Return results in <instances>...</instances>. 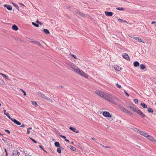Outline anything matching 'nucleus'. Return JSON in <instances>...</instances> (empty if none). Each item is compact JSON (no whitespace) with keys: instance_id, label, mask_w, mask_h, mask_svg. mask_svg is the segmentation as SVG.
Wrapping results in <instances>:
<instances>
[{"instance_id":"4d7b16f0","label":"nucleus","mask_w":156,"mask_h":156,"mask_svg":"<svg viewBox=\"0 0 156 156\" xmlns=\"http://www.w3.org/2000/svg\"><path fill=\"white\" fill-rule=\"evenodd\" d=\"M30 133V131L29 130L27 129V133L28 134H29Z\"/></svg>"},{"instance_id":"c756f323","label":"nucleus","mask_w":156,"mask_h":156,"mask_svg":"<svg viewBox=\"0 0 156 156\" xmlns=\"http://www.w3.org/2000/svg\"><path fill=\"white\" fill-rule=\"evenodd\" d=\"M12 5L17 9L18 10H19V8L18 6L14 3L12 2Z\"/></svg>"},{"instance_id":"4c0bfd02","label":"nucleus","mask_w":156,"mask_h":156,"mask_svg":"<svg viewBox=\"0 0 156 156\" xmlns=\"http://www.w3.org/2000/svg\"><path fill=\"white\" fill-rule=\"evenodd\" d=\"M135 131V132H137L138 133H139V131H141V130H139L138 129H137V128H134L133 129Z\"/></svg>"},{"instance_id":"412c9836","label":"nucleus","mask_w":156,"mask_h":156,"mask_svg":"<svg viewBox=\"0 0 156 156\" xmlns=\"http://www.w3.org/2000/svg\"><path fill=\"white\" fill-rule=\"evenodd\" d=\"M138 114L143 118H144L146 116L141 111L139 113H138Z\"/></svg>"},{"instance_id":"f257e3e1","label":"nucleus","mask_w":156,"mask_h":156,"mask_svg":"<svg viewBox=\"0 0 156 156\" xmlns=\"http://www.w3.org/2000/svg\"><path fill=\"white\" fill-rule=\"evenodd\" d=\"M105 99L115 105H117L115 100H118L115 96L112 94H108L105 97Z\"/></svg>"},{"instance_id":"13d9d810","label":"nucleus","mask_w":156,"mask_h":156,"mask_svg":"<svg viewBox=\"0 0 156 156\" xmlns=\"http://www.w3.org/2000/svg\"><path fill=\"white\" fill-rule=\"evenodd\" d=\"M32 129V127H29V128H27V130H29V129Z\"/></svg>"},{"instance_id":"ddd939ff","label":"nucleus","mask_w":156,"mask_h":156,"mask_svg":"<svg viewBox=\"0 0 156 156\" xmlns=\"http://www.w3.org/2000/svg\"><path fill=\"white\" fill-rule=\"evenodd\" d=\"M114 68L115 70L117 71H119L122 69L121 67L117 65L115 66Z\"/></svg>"},{"instance_id":"774afa93","label":"nucleus","mask_w":156,"mask_h":156,"mask_svg":"<svg viewBox=\"0 0 156 156\" xmlns=\"http://www.w3.org/2000/svg\"><path fill=\"white\" fill-rule=\"evenodd\" d=\"M5 153H7V151L5 149Z\"/></svg>"},{"instance_id":"5fc2aeb1","label":"nucleus","mask_w":156,"mask_h":156,"mask_svg":"<svg viewBox=\"0 0 156 156\" xmlns=\"http://www.w3.org/2000/svg\"><path fill=\"white\" fill-rule=\"evenodd\" d=\"M25 126V125L24 124H22L20 126L22 127H23Z\"/></svg>"},{"instance_id":"603ef678","label":"nucleus","mask_w":156,"mask_h":156,"mask_svg":"<svg viewBox=\"0 0 156 156\" xmlns=\"http://www.w3.org/2000/svg\"><path fill=\"white\" fill-rule=\"evenodd\" d=\"M100 145H101L103 147H104L105 148H109L110 147H108V146H103L101 144H100Z\"/></svg>"},{"instance_id":"423d86ee","label":"nucleus","mask_w":156,"mask_h":156,"mask_svg":"<svg viewBox=\"0 0 156 156\" xmlns=\"http://www.w3.org/2000/svg\"><path fill=\"white\" fill-rule=\"evenodd\" d=\"M139 133L141 135H143L145 137L147 138L148 136V135L146 132H144L143 131H139Z\"/></svg>"},{"instance_id":"58836bf2","label":"nucleus","mask_w":156,"mask_h":156,"mask_svg":"<svg viewBox=\"0 0 156 156\" xmlns=\"http://www.w3.org/2000/svg\"><path fill=\"white\" fill-rule=\"evenodd\" d=\"M2 76L5 78V80H8V78L7 76L5 74H4L3 75H2Z\"/></svg>"},{"instance_id":"72a5a7b5","label":"nucleus","mask_w":156,"mask_h":156,"mask_svg":"<svg viewBox=\"0 0 156 156\" xmlns=\"http://www.w3.org/2000/svg\"><path fill=\"white\" fill-rule=\"evenodd\" d=\"M32 24L34 26H35L36 27H39V25L38 24H37V23H36L34 22H33L32 23Z\"/></svg>"},{"instance_id":"338daca9","label":"nucleus","mask_w":156,"mask_h":156,"mask_svg":"<svg viewBox=\"0 0 156 156\" xmlns=\"http://www.w3.org/2000/svg\"><path fill=\"white\" fill-rule=\"evenodd\" d=\"M123 22L126 23V22H127V21L126 20H123Z\"/></svg>"},{"instance_id":"20e7f679","label":"nucleus","mask_w":156,"mask_h":156,"mask_svg":"<svg viewBox=\"0 0 156 156\" xmlns=\"http://www.w3.org/2000/svg\"><path fill=\"white\" fill-rule=\"evenodd\" d=\"M102 114L106 117H112V115L108 112L104 111L103 112Z\"/></svg>"},{"instance_id":"7ed1b4c3","label":"nucleus","mask_w":156,"mask_h":156,"mask_svg":"<svg viewBox=\"0 0 156 156\" xmlns=\"http://www.w3.org/2000/svg\"><path fill=\"white\" fill-rule=\"evenodd\" d=\"M95 93L100 96L105 98V97L106 96V95H105L104 93L101 91L96 90L95 91Z\"/></svg>"},{"instance_id":"49530a36","label":"nucleus","mask_w":156,"mask_h":156,"mask_svg":"<svg viewBox=\"0 0 156 156\" xmlns=\"http://www.w3.org/2000/svg\"><path fill=\"white\" fill-rule=\"evenodd\" d=\"M60 136L62 138H63L64 139H65L66 138V137L63 135H60Z\"/></svg>"},{"instance_id":"393cba45","label":"nucleus","mask_w":156,"mask_h":156,"mask_svg":"<svg viewBox=\"0 0 156 156\" xmlns=\"http://www.w3.org/2000/svg\"><path fill=\"white\" fill-rule=\"evenodd\" d=\"M147 111L148 112L151 113H153L154 112L153 110L150 107L147 108Z\"/></svg>"},{"instance_id":"052dcab7","label":"nucleus","mask_w":156,"mask_h":156,"mask_svg":"<svg viewBox=\"0 0 156 156\" xmlns=\"http://www.w3.org/2000/svg\"><path fill=\"white\" fill-rule=\"evenodd\" d=\"M58 87L60 88V87H62V88H63V87L62 86H59V87Z\"/></svg>"},{"instance_id":"0e129e2a","label":"nucleus","mask_w":156,"mask_h":156,"mask_svg":"<svg viewBox=\"0 0 156 156\" xmlns=\"http://www.w3.org/2000/svg\"><path fill=\"white\" fill-rule=\"evenodd\" d=\"M43 150L45 152L47 153V152L44 149Z\"/></svg>"},{"instance_id":"f704fd0d","label":"nucleus","mask_w":156,"mask_h":156,"mask_svg":"<svg viewBox=\"0 0 156 156\" xmlns=\"http://www.w3.org/2000/svg\"><path fill=\"white\" fill-rule=\"evenodd\" d=\"M73 69H74V70L76 71L77 73V72L78 71V70H80V69H79L77 67H74V68H73Z\"/></svg>"},{"instance_id":"3c124183","label":"nucleus","mask_w":156,"mask_h":156,"mask_svg":"<svg viewBox=\"0 0 156 156\" xmlns=\"http://www.w3.org/2000/svg\"><path fill=\"white\" fill-rule=\"evenodd\" d=\"M119 21H120L121 22H123V20L122 19H121L120 18H119L118 19V21L119 22Z\"/></svg>"},{"instance_id":"7c9ffc66","label":"nucleus","mask_w":156,"mask_h":156,"mask_svg":"<svg viewBox=\"0 0 156 156\" xmlns=\"http://www.w3.org/2000/svg\"><path fill=\"white\" fill-rule=\"evenodd\" d=\"M79 15H80L82 16H84V14L82 13H81V12H79L78 11H77L76 12Z\"/></svg>"},{"instance_id":"6e6d98bb","label":"nucleus","mask_w":156,"mask_h":156,"mask_svg":"<svg viewBox=\"0 0 156 156\" xmlns=\"http://www.w3.org/2000/svg\"><path fill=\"white\" fill-rule=\"evenodd\" d=\"M65 141H66V142H69V141L68 140L66 139H65Z\"/></svg>"},{"instance_id":"09e8293b","label":"nucleus","mask_w":156,"mask_h":156,"mask_svg":"<svg viewBox=\"0 0 156 156\" xmlns=\"http://www.w3.org/2000/svg\"><path fill=\"white\" fill-rule=\"evenodd\" d=\"M124 92L126 94V95L127 96L129 97V94L126 91H124Z\"/></svg>"},{"instance_id":"9b49d317","label":"nucleus","mask_w":156,"mask_h":156,"mask_svg":"<svg viewBox=\"0 0 156 156\" xmlns=\"http://www.w3.org/2000/svg\"><path fill=\"white\" fill-rule=\"evenodd\" d=\"M105 15L107 16H112L113 14V13L111 12L105 11Z\"/></svg>"},{"instance_id":"a211bd4d","label":"nucleus","mask_w":156,"mask_h":156,"mask_svg":"<svg viewBox=\"0 0 156 156\" xmlns=\"http://www.w3.org/2000/svg\"><path fill=\"white\" fill-rule=\"evenodd\" d=\"M81 73H81V75L86 78H88V76L84 72H83L82 71V72H81Z\"/></svg>"},{"instance_id":"1a4fd4ad","label":"nucleus","mask_w":156,"mask_h":156,"mask_svg":"<svg viewBox=\"0 0 156 156\" xmlns=\"http://www.w3.org/2000/svg\"><path fill=\"white\" fill-rule=\"evenodd\" d=\"M120 108L122 111H123L125 112L126 113L128 114H130V112L126 109L124 107H120Z\"/></svg>"},{"instance_id":"6ab92c4d","label":"nucleus","mask_w":156,"mask_h":156,"mask_svg":"<svg viewBox=\"0 0 156 156\" xmlns=\"http://www.w3.org/2000/svg\"><path fill=\"white\" fill-rule=\"evenodd\" d=\"M133 111L134 112L138 114V113H139L140 112V110L138 108H133Z\"/></svg>"},{"instance_id":"e433bc0d","label":"nucleus","mask_w":156,"mask_h":156,"mask_svg":"<svg viewBox=\"0 0 156 156\" xmlns=\"http://www.w3.org/2000/svg\"><path fill=\"white\" fill-rule=\"evenodd\" d=\"M133 101L135 103V104H138V100L137 99H134L133 100Z\"/></svg>"},{"instance_id":"6e6552de","label":"nucleus","mask_w":156,"mask_h":156,"mask_svg":"<svg viewBox=\"0 0 156 156\" xmlns=\"http://www.w3.org/2000/svg\"><path fill=\"white\" fill-rule=\"evenodd\" d=\"M122 57L128 61H130V58L128 55L126 53H124L122 55Z\"/></svg>"},{"instance_id":"79ce46f5","label":"nucleus","mask_w":156,"mask_h":156,"mask_svg":"<svg viewBox=\"0 0 156 156\" xmlns=\"http://www.w3.org/2000/svg\"><path fill=\"white\" fill-rule=\"evenodd\" d=\"M20 90L23 93L24 95L25 96H26V92L22 89H20Z\"/></svg>"},{"instance_id":"aec40b11","label":"nucleus","mask_w":156,"mask_h":156,"mask_svg":"<svg viewBox=\"0 0 156 156\" xmlns=\"http://www.w3.org/2000/svg\"><path fill=\"white\" fill-rule=\"evenodd\" d=\"M55 147H60V145L59 143L58 142H55L54 144Z\"/></svg>"},{"instance_id":"f8f14e48","label":"nucleus","mask_w":156,"mask_h":156,"mask_svg":"<svg viewBox=\"0 0 156 156\" xmlns=\"http://www.w3.org/2000/svg\"><path fill=\"white\" fill-rule=\"evenodd\" d=\"M69 129H70L72 131L74 132H75L76 133H78L79 132V131L78 130H76V129L75 128H74L72 126H70L69 127Z\"/></svg>"},{"instance_id":"cd10ccee","label":"nucleus","mask_w":156,"mask_h":156,"mask_svg":"<svg viewBox=\"0 0 156 156\" xmlns=\"http://www.w3.org/2000/svg\"><path fill=\"white\" fill-rule=\"evenodd\" d=\"M70 149L73 151H75L76 150V148L75 147H73L71 146H70Z\"/></svg>"},{"instance_id":"f3484780","label":"nucleus","mask_w":156,"mask_h":156,"mask_svg":"<svg viewBox=\"0 0 156 156\" xmlns=\"http://www.w3.org/2000/svg\"><path fill=\"white\" fill-rule=\"evenodd\" d=\"M133 64L134 66L135 67L139 66L140 65L139 63L137 61L134 62Z\"/></svg>"},{"instance_id":"bf43d9fd","label":"nucleus","mask_w":156,"mask_h":156,"mask_svg":"<svg viewBox=\"0 0 156 156\" xmlns=\"http://www.w3.org/2000/svg\"><path fill=\"white\" fill-rule=\"evenodd\" d=\"M91 139H92V140H96V139H95L94 138V137H93V138H91Z\"/></svg>"},{"instance_id":"473e14b6","label":"nucleus","mask_w":156,"mask_h":156,"mask_svg":"<svg viewBox=\"0 0 156 156\" xmlns=\"http://www.w3.org/2000/svg\"><path fill=\"white\" fill-rule=\"evenodd\" d=\"M31 103L35 107H36L37 105V103L36 102H34L33 101H31Z\"/></svg>"},{"instance_id":"dca6fc26","label":"nucleus","mask_w":156,"mask_h":156,"mask_svg":"<svg viewBox=\"0 0 156 156\" xmlns=\"http://www.w3.org/2000/svg\"><path fill=\"white\" fill-rule=\"evenodd\" d=\"M12 29L13 30H18V27L15 24L13 25L12 26Z\"/></svg>"},{"instance_id":"c85d7f7f","label":"nucleus","mask_w":156,"mask_h":156,"mask_svg":"<svg viewBox=\"0 0 156 156\" xmlns=\"http://www.w3.org/2000/svg\"><path fill=\"white\" fill-rule=\"evenodd\" d=\"M57 151L59 154L61 153V148L60 147H58L57 148Z\"/></svg>"},{"instance_id":"864d4df0","label":"nucleus","mask_w":156,"mask_h":156,"mask_svg":"<svg viewBox=\"0 0 156 156\" xmlns=\"http://www.w3.org/2000/svg\"><path fill=\"white\" fill-rule=\"evenodd\" d=\"M39 147L42 150H43L44 148L41 145H39Z\"/></svg>"},{"instance_id":"b1692460","label":"nucleus","mask_w":156,"mask_h":156,"mask_svg":"<svg viewBox=\"0 0 156 156\" xmlns=\"http://www.w3.org/2000/svg\"><path fill=\"white\" fill-rule=\"evenodd\" d=\"M43 31L46 34H49L50 33L49 30L47 29H44L43 30Z\"/></svg>"},{"instance_id":"37998d69","label":"nucleus","mask_w":156,"mask_h":156,"mask_svg":"<svg viewBox=\"0 0 156 156\" xmlns=\"http://www.w3.org/2000/svg\"><path fill=\"white\" fill-rule=\"evenodd\" d=\"M36 22L41 25L42 24V23L41 22L39 21L38 20H37Z\"/></svg>"},{"instance_id":"a878e982","label":"nucleus","mask_w":156,"mask_h":156,"mask_svg":"<svg viewBox=\"0 0 156 156\" xmlns=\"http://www.w3.org/2000/svg\"><path fill=\"white\" fill-rule=\"evenodd\" d=\"M140 105L144 108H147V105L144 103H141Z\"/></svg>"},{"instance_id":"e2e57ef3","label":"nucleus","mask_w":156,"mask_h":156,"mask_svg":"<svg viewBox=\"0 0 156 156\" xmlns=\"http://www.w3.org/2000/svg\"><path fill=\"white\" fill-rule=\"evenodd\" d=\"M20 5H22L24 6V5L22 3H20Z\"/></svg>"},{"instance_id":"8fccbe9b","label":"nucleus","mask_w":156,"mask_h":156,"mask_svg":"<svg viewBox=\"0 0 156 156\" xmlns=\"http://www.w3.org/2000/svg\"><path fill=\"white\" fill-rule=\"evenodd\" d=\"M5 132H7L9 134L10 133V131L8 129H6L5 130Z\"/></svg>"},{"instance_id":"c03bdc74","label":"nucleus","mask_w":156,"mask_h":156,"mask_svg":"<svg viewBox=\"0 0 156 156\" xmlns=\"http://www.w3.org/2000/svg\"><path fill=\"white\" fill-rule=\"evenodd\" d=\"M71 55L74 58L76 59L77 58L76 57V55L73 54H71Z\"/></svg>"},{"instance_id":"c9c22d12","label":"nucleus","mask_w":156,"mask_h":156,"mask_svg":"<svg viewBox=\"0 0 156 156\" xmlns=\"http://www.w3.org/2000/svg\"><path fill=\"white\" fill-rule=\"evenodd\" d=\"M29 138L34 143L36 144L37 143V142L34 139H33L31 137H29Z\"/></svg>"},{"instance_id":"a18cd8bd","label":"nucleus","mask_w":156,"mask_h":156,"mask_svg":"<svg viewBox=\"0 0 156 156\" xmlns=\"http://www.w3.org/2000/svg\"><path fill=\"white\" fill-rule=\"evenodd\" d=\"M151 24H153L154 23V26L156 27V22L152 21L151 23Z\"/></svg>"},{"instance_id":"0eeeda50","label":"nucleus","mask_w":156,"mask_h":156,"mask_svg":"<svg viewBox=\"0 0 156 156\" xmlns=\"http://www.w3.org/2000/svg\"><path fill=\"white\" fill-rule=\"evenodd\" d=\"M11 120L17 125H20L21 124V123L20 122L15 119L12 118Z\"/></svg>"},{"instance_id":"ea45409f","label":"nucleus","mask_w":156,"mask_h":156,"mask_svg":"<svg viewBox=\"0 0 156 156\" xmlns=\"http://www.w3.org/2000/svg\"><path fill=\"white\" fill-rule=\"evenodd\" d=\"M128 107L129 108H130L131 109L133 110V108H134V107H133L132 105H129Z\"/></svg>"},{"instance_id":"2f4dec72","label":"nucleus","mask_w":156,"mask_h":156,"mask_svg":"<svg viewBox=\"0 0 156 156\" xmlns=\"http://www.w3.org/2000/svg\"><path fill=\"white\" fill-rule=\"evenodd\" d=\"M116 9L121 11H124V9L123 7H117L116 8Z\"/></svg>"},{"instance_id":"4468645a","label":"nucleus","mask_w":156,"mask_h":156,"mask_svg":"<svg viewBox=\"0 0 156 156\" xmlns=\"http://www.w3.org/2000/svg\"><path fill=\"white\" fill-rule=\"evenodd\" d=\"M30 42L31 43H33L37 45L38 46H42V45L38 41H31Z\"/></svg>"},{"instance_id":"4be33fe9","label":"nucleus","mask_w":156,"mask_h":156,"mask_svg":"<svg viewBox=\"0 0 156 156\" xmlns=\"http://www.w3.org/2000/svg\"><path fill=\"white\" fill-rule=\"evenodd\" d=\"M140 69L142 70L146 68L145 65L144 64L140 65Z\"/></svg>"},{"instance_id":"9d476101","label":"nucleus","mask_w":156,"mask_h":156,"mask_svg":"<svg viewBox=\"0 0 156 156\" xmlns=\"http://www.w3.org/2000/svg\"><path fill=\"white\" fill-rule=\"evenodd\" d=\"M3 6L9 10H12V6L11 5L4 4L3 5Z\"/></svg>"},{"instance_id":"de8ad7c7","label":"nucleus","mask_w":156,"mask_h":156,"mask_svg":"<svg viewBox=\"0 0 156 156\" xmlns=\"http://www.w3.org/2000/svg\"><path fill=\"white\" fill-rule=\"evenodd\" d=\"M78 71L77 72V73H78L79 74L81 75V72H82V70H81L80 69L79 70H78Z\"/></svg>"},{"instance_id":"a19ab883","label":"nucleus","mask_w":156,"mask_h":156,"mask_svg":"<svg viewBox=\"0 0 156 156\" xmlns=\"http://www.w3.org/2000/svg\"><path fill=\"white\" fill-rule=\"evenodd\" d=\"M115 85L116 86L119 88L120 89L121 88V85L119 84L118 83H116Z\"/></svg>"},{"instance_id":"2eb2a0df","label":"nucleus","mask_w":156,"mask_h":156,"mask_svg":"<svg viewBox=\"0 0 156 156\" xmlns=\"http://www.w3.org/2000/svg\"><path fill=\"white\" fill-rule=\"evenodd\" d=\"M147 138L152 141H155V140L154 139V138L152 136L148 135V137H147Z\"/></svg>"},{"instance_id":"5701e85b","label":"nucleus","mask_w":156,"mask_h":156,"mask_svg":"<svg viewBox=\"0 0 156 156\" xmlns=\"http://www.w3.org/2000/svg\"><path fill=\"white\" fill-rule=\"evenodd\" d=\"M135 39L136 40H138L141 42L144 43L141 38L140 37H136L135 38Z\"/></svg>"},{"instance_id":"69168bd1","label":"nucleus","mask_w":156,"mask_h":156,"mask_svg":"<svg viewBox=\"0 0 156 156\" xmlns=\"http://www.w3.org/2000/svg\"><path fill=\"white\" fill-rule=\"evenodd\" d=\"M8 155L7 153H5V156H7Z\"/></svg>"},{"instance_id":"bb28decb","label":"nucleus","mask_w":156,"mask_h":156,"mask_svg":"<svg viewBox=\"0 0 156 156\" xmlns=\"http://www.w3.org/2000/svg\"><path fill=\"white\" fill-rule=\"evenodd\" d=\"M5 115L10 120H11V119H12V118H11V117H10L9 113L7 112L5 113Z\"/></svg>"},{"instance_id":"f03ea898","label":"nucleus","mask_w":156,"mask_h":156,"mask_svg":"<svg viewBox=\"0 0 156 156\" xmlns=\"http://www.w3.org/2000/svg\"><path fill=\"white\" fill-rule=\"evenodd\" d=\"M37 94L39 95L40 97H41L42 98H43L46 100L51 102H52L53 101L50 98H48L46 96L44 95L42 93H41L40 92H37Z\"/></svg>"},{"instance_id":"39448f33","label":"nucleus","mask_w":156,"mask_h":156,"mask_svg":"<svg viewBox=\"0 0 156 156\" xmlns=\"http://www.w3.org/2000/svg\"><path fill=\"white\" fill-rule=\"evenodd\" d=\"M20 154L19 152L17 150L13 151L12 156H19Z\"/></svg>"},{"instance_id":"680f3d73","label":"nucleus","mask_w":156,"mask_h":156,"mask_svg":"<svg viewBox=\"0 0 156 156\" xmlns=\"http://www.w3.org/2000/svg\"><path fill=\"white\" fill-rule=\"evenodd\" d=\"M3 112H4V114H5V113H6V112H5L6 110L5 109L4 110Z\"/></svg>"}]
</instances>
